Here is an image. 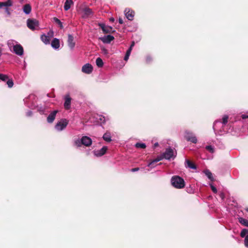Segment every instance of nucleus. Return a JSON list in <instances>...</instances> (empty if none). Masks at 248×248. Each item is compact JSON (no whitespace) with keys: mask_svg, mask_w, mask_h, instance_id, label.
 Returning a JSON list of instances; mask_svg holds the SVG:
<instances>
[{"mask_svg":"<svg viewBox=\"0 0 248 248\" xmlns=\"http://www.w3.org/2000/svg\"><path fill=\"white\" fill-rule=\"evenodd\" d=\"M238 221L243 226L248 227V220L243 217H239Z\"/></svg>","mask_w":248,"mask_h":248,"instance_id":"28","label":"nucleus"},{"mask_svg":"<svg viewBox=\"0 0 248 248\" xmlns=\"http://www.w3.org/2000/svg\"><path fill=\"white\" fill-rule=\"evenodd\" d=\"M241 237H245L244 243L246 247H248V230L247 229H243L240 233Z\"/></svg>","mask_w":248,"mask_h":248,"instance_id":"12","label":"nucleus"},{"mask_svg":"<svg viewBox=\"0 0 248 248\" xmlns=\"http://www.w3.org/2000/svg\"><path fill=\"white\" fill-rule=\"evenodd\" d=\"M219 196L220 197V198H221L222 200H223L224 198V194H223V193L221 192L219 194Z\"/></svg>","mask_w":248,"mask_h":248,"instance_id":"46","label":"nucleus"},{"mask_svg":"<svg viewBox=\"0 0 248 248\" xmlns=\"http://www.w3.org/2000/svg\"><path fill=\"white\" fill-rule=\"evenodd\" d=\"M246 211L248 212V208L246 209Z\"/></svg>","mask_w":248,"mask_h":248,"instance_id":"55","label":"nucleus"},{"mask_svg":"<svg viewBox=\"0 0 248 248\" xmlns=\"http://www.w3.org/2000/svg\"><path fill=\"white\" fill-rule=\"evenodd\" d=\"M109 20L111 22H114V19L113 18H110Z\"/></svg>","mask_w":248,"mask_h":248,"instance_id":"51","label":"nucleus"},{"mask_svg":"<svg viewBox=\"0 0 248 248\" xmlns=\"http://www.w3.org/2000/svg\"><path fill=\"white\" fill-rule=\"evenodd\" d=\"M185 166L186 168H188L192 169H196V167L195 165L188 159H186Z\"/></svg>","mask_w":248,"mask_h":248,"instance_id":"24","label":"nucleus"},{"mask_svg":"<svg viewBox=\"0 0 248 248\" xmlns=\"http://www.w3.org/2000/svg\"><path fill=\"white\" fill-rule=\"evenodd\" d=\"M210 187H211V188L212 189V190L213 191V192L214 193H217V189L216 188V187L215 186H214L212 184H209Z\"/></svg>","mask_w":248,"mask_h":248,"instance_id":"36","label":"nucleus"},{"mask_svg":"<svg viewBox=\"0 0 248 248\" xmlns=\"http://www.w3.org/2000/svg\"><path fill=\"white\" fill-rule=\"evenodd\" d=\"M175 156L176 155H175L174 151L172 149L170 148H167L162 155L157 156L155 159L150 162L148 164V166L151 168H154L156 165L155 164L162 160L163 158H165L167 160H170L171 158H174Z\"/></svg>","mask_w":248,"mask_h":248,"instance_id":"1","label":"nucleus"},{"mask_svg":"<svg viewBox=\"0 0 248 248\" xmlns=\"http://www.w3.org/2000/svg\"><path fill=\"white\" fill-rule=\"evenodd\" d=\"M8 45L10 47H13L14 52L16 55L19 56L23 55L24 50L23 47L20 44H17L16 41L13 40H9L8 41Z\"/></svg>","mask_w":248,"mask_h":248,"instance_id":"3","label":"nucleus"},{"mask_svg":"<svg viewBox=\"0 0 248 248\" xmlns=\"http://www.w3.org/2000/svg\"><path fill=\"white\" fill-rule=\"evenodd\" d=\"M71 101V98L70 97L69 94H66L64 97V107L66 109L68 110L70 108Z\"/></svg>","mask_w":248,"mask_h":248,"instance_id":"14","label":"nucleus"},{"mask_svg":"<svg viewBox=\"0 0 248 248\" xmlns=\"http://www.w3.org/2000/svg\"><path fill=\"white\" fill-rule=\"evenodd\" d=\"M6 84L9 88H12L14 85V82L12 79H8L7 80Z\"/></svg>","mask_w":248,"mask_h":248,"instance_id":"33","label":"nucleus"},{"mask_svg":"<svg viewBox=\"0 0 248 248\" xmlns=\"http://www.w3.org/2000/svg\"><path fill=\"white\" fill-rule=\"evenodd\" d=\"M192 189H190V190H188V189H187V191L188 193H192Z\"/></svg>","mask_w":248,"mask_h":248,"instance_id":"52","label":"nucleus"},{"mask_svg":"<svg viewBox=\"0 0 248 248\" xmlns=\"http://www.w3.org/2000/svg\"><path fill=\"white\" fill-rule=\"evenodd\" d=\"M100 118L99 119L101 121V123H104L105 122V117H103L102 116H99Z\"/></svg>","mask_w":248,"mask_h":248,"instance_id":"40","label":"nucleus"},{"mask_svg":"<svg viewBox=\"0 0 248 248\" xmlns=\"http://www.w3.org/2000/svg\"><path fill=\"white\" fill-rule=\"evenodd\" d=\"M74 145L77 146L78 147H81V145H82V143L81 142V138L75 140Z\"/></svg>","mask_w":248,"mask_h":248,"instance_id":"30","label":"nucleus"},{"mask_svg":"<svg viewBox=\"0 0 248 248\" xmlns=\"http://www.w3.org/2000/svg\"><path fill=\"white\" fill-rule=\"evenodd\" d=\"M119 23L120 24H122L124 23L123 19L121 17L119 18Z\"/></svg>","mask_w":248,"mask_h":248,"instance_id":"47","label":"nucleus"},{"mask_svg":"<svg viewBox=\"0 0 248 248\" xmlns=\"http://www.w3.org/2000/svg\"><path fill=\"white\" fill-rule=\"evenodd\" d=\"M185 138L188 141L193 143H196L197 142V139L195 135L191 131H186L185 132Z\"/></svg>","mask_w":248,"mask_h":248,"instance_id":"6","label":"nucleus"},{"mask_svg":"<svg viewBox=\"0 0 248 248\" xmlns=\"http://www.w3.org/2000/svg\"><path fill=\"white\" fill-rule=\"evenodd\" d=\"M152 60V58L149 56H148L146 57V62L149 63Z\"/></svg>","mask_w":248,"mask_h":248,"instance_id":"41","label":"nucleus"},{"mask_svg":"<svg viewBox=\"0 0 248 248\" xmlns=\"http://www.w3.org/2000/svg\"><path fill=\"white\" fill-rule=\"evenodd\" d=\"M68 46L70 49H73L75 46V42H74V38L71 34H68L67 40Z\"/></svg>","mask_w":248,"mask_h":248,"instance_id":"16","label":"nucleus"},{"mask_svg":"<svg viewBox=\"0 0 248 248\" xmlns=\"http://www.w3.org/2000/svg\"><path fill=\"white\" fill-rule=\"evenodd\" d=\"M53 21L59 26L61 29H62L63 28L62 23L58 18L57 17H54Z\"/></svg>","mask_w":248,"mask_h":248,"instance_id":"31","label":"nucleus"},{"mask_svg":"<svg viewBox=\"0 0 248 248\" xmlns=\"http://www.w3.org/2000/svg\"><path fill=\"white\" fill-rule=\"evenodd\" d=\"M51 46L55 49H58L60 46V41L58 39L54 38L51 43Z\"/></svg>","mask_w":248,"mask_h":248,"instance_id":"21","label":"nucleus"},{"mask_svg":"<svg viewBox=\"0 0 248 248\" xmlns=\"http://www.w3.org/2000/svg\"><path fill=\"white\" fill-rule=\"evenodd\" d=\"M131 51H132V50L131 49L128 48L126 51L125 55L130 56Z\"/></svg>","mask_w":248,"mask_h":248,"instance_id":"45","label":"nucleus"},{"mask_svg":"<svg viewBox=\"0 0 248 248\" xmlns=\"http://www.w3.org/2000/svg\"><path fill=\"white\" fill-rule=\"evenodd\" d=\"M8 79V77L6 75L2 74H0V80L6 81Z\"/></svg>","mask_w":248,"mask_h":248,"instance_id":"34","label":"nucleus"},{"mask_svg":"<svg viewBox=\"0 0 248 248\" xmlns=\"http://www.w3.org/2000/svg\"><path fill=\"white\" fill-rule=\"evenodd\" d=\"M99 26L102 29L104 33H107L112 31V28L109 26H106L104 23H99Z\"/></svg>","mask_w":248,"mask_h":248,"instance_id":"17","label":"nucleus"},{"mask_svg":"<svg viewBox=\"0 0 248 248\" xmlns=\"http://www.w3.org/2000/svg\"><path fill=\"white\" fill-rule=\"evenodd\" d=\"M13 2L12 0H7L4 2H0V9H4L6 7H9L13 6Z\"/></svg>","mask_w":248,"mask_h":248,"instance_id":"18","label":"nucleus"},{"mask_svg":"<svg viewBox=\"0 0 248 248\" xmlns=\"http://www.w3.org/2000/svg\"><path fill=\"white\" fill-rule=\"evenodd\" d=\"M129 56L125 55L124 57V60L126 61H127L129 59Z\"/></svg>","mask_w":248,"mask_h":248,"instance_id":"49","label":"nucleus"},{"mask_svg":"<svg viewBox=\"0 0 248 248\" xmlns=\"http://www.w3.org/2000/svg\"><path fill=\"white\" fill-rule=\"evenodd\" d=\"M124 13L125 16L128 20L130 21L133 20L135 16V12L133 10L130 8H127L124 10Z\"/></svg>","mask_w":248,"mask_h":248,"instance_id":"8","label":"nucleus"},{"mask_svg":"<svg viewBox=\"0 0 248 248\" xmlns=\"http://www.w3.org/2000/svg\"><path fill=\"white\" fill-rule=\"evenodd\" d=\"M114 37L111 35H105L103 37L100 38L101 40L104 43H110L113 40Z\"/></svg>","mask_w":248,"mask_h":248,"instance_id":"20","label":"nucleus"},{"mask_svg":"<svg viewBox=\"0 0 248 248\" xmlns=\"http://www.w3.org/2000/svg\"><path fill=\"white\" fill-rule=\"evenodd\" d=\"M27 24L28 27L31 30H34L39 26L38 21L35 19H28Z\"/></svg>","mask_w":248,"mask_h":248,"instance_id":"7","label":"nucleus"},{"mask_svg":"<svg viewBox=\"0 0 248 248\" xmlns=\"http://www.w3.org/2000/svg\"><path fill=\"white\" fill-rule=\"evenodd\" d=\"M139 170H140L139 168H135L132 169L131 170V171H132V172H135V171H138Z\"/></svg>","mask_w":248,"mask_h":248,"instance_id":"43","label":"nucleus"},{"mask_svg":"<svg viewBox=\"0 0 248 248\" xmlns=\"http://www.w3.org/2000/svg\"><path fill=\"white\" fill-rule=\"evenodd\" d=\"M135 45V43L134 42H132L131 45H130V47H129V49H131V50L132 49V48Z\"/></svg>","mask_w":248,"mask_h":248,"instance_id":"48","label":"nucleus"},{"mask_svg":"<svg viewBox=\"0 0 248 248\" xmlns=\"http://www.w3.org/2000/svg\"><path fill=\"white\" fill-rule=\"evenodd\" d=\"M73 4V0H66L64 3V9L65 11H68L71 7V5Z\"/></svg>","mask_w":248,"mask_h":248,"instance_id":"25","label":"nucleus"},{"mask_svg":"<svg viewBox=\"0 0 248 248\" xmlns=\"http://www.w3.org/2000/svg\"><path fill=\"white\" fill-rule=\"evenodd\" d=\"M104 53H106L107 52V50L106 49L104 50Z\"/></svg>","mask_w":248,"mask_h":248,"instance_id":"54","label":"nucleus"},{"mask_svg":"<svg viewBox=\"0 0 248 248\" xmlns=\"http://www.w3.org/2000/svg\"><path fill=\"white\" fill-rule=\"evenodd\" d=\"M32 111L31 110H29L26 113V116H28V117H30V116H31L32 115Z\"/></svg>","mask_w":248,"mask_h":248,"instance_id":"42","label":"nucleus"},{"mask_svg":"<svg viewBox=\"0 0 248 248\" xmlns=\"http://www.w3.org/2000/svg\"><path fill=\"white\" fill-rule=\"evenodd\" d=\"M241 118L242 119H248L247 122H248V112H247L246 114H242L241 115Z\"/></svg>","mask_w":248,"mask_h":248,"instance_id":"37","label":"nucleus"},{"mask_svg":"<svg viewBox=\"0 0 248 248\" xmlns=\"http://www.w3.org/2000/svg\"><path fill=\"white\" fill-rule=\"evenodd\" d=\"M22 10L26 15H29L31 11V7L30 4H26L23 6Z\"/></svg>","mask_w":248,"mask_h":248,"instance_id":"22","label":"nucleus"},{"mask_svg":"<svg viewBox=\"0 0 248 248\" xmlns=\"http://www.w3.org/2000/svg\"><path fill=\"white\" fill-rule=\"evenodd\" d=\"M107 150V146H104L100 150L93 151V153L95 156L100 157L105 155Z\"/></svg>","mask_w":248,"mask_h":248,"instance_id":"10","label":"nucleus"},{"mask_svg":"<svg viewBox=\"0 0 248 248\" xmlns=\"http://www.w3.org/2000/svg\"><path fill=\"white\" fill-rule=\"evenodd\" d=\"M81 142L83 145L89 147L92 144V140L90 137L84 136L81 138Z\"/></svg>","mask_w":248,"mask_h":248,"instance_id":"11","label":"nucleus"},{"mask_svg":"<svg viewBox=\"0 0 248 248\" xmlns=\"http://www.w3.org/2000/svg\"><path fill=\"white\" fill-rule=\"evenodd\" d=\"M58 111L55 110L51 112L47 118V121L48 123H52L55 119L57 113Z\"/></svg>","mask_w":248,"mask_h":248,"instance_id":"19","label":"nucleus"},{"mask_svg":"<svg viewBox=\"0 0 248 248\" xmlns=\"http://www.w3.org/2000/svg\"><path fill=\"white\" fill-rule=\"evenodd\" d=\"M93 67L92 65L90 63H86L84 64L82 67V72L89 74L93 71Z\"/></svg>","mask_w":248,"mask_h":248,"instance_id":"13","label":"nucleus"},{"mask_svg":"<svg viewBox=\"0 0 248 248\" xmlns=\"http://www.w3.org/2000/svg\"><path fill=\"white\" fill-rule=\"evenodd\" d=\"M158 143L157 142H156V143H155L154 144V147H156L158 146Z\"/></svg>","mask_w":248,"mask_h":248,"instance_id":"50","label":"nucleus"},{"mask_svg":"<svg viewBox=\"0 0 248 248\" xmlns=\"http://www.w3.org/2000/svg\"><path fill=\"white\" fill-rule=\"evenodd\" d=\"M103 140L108 142H110L111 140V133L109 131H107L103 136Z\"/></svg>","mask_w":248,"mask_h":248,"instance_id":"23","label":"nucleus"},{"mask_svg":"<svg viewBox=\"0 0 248 248\" xmlns=\"http://www.w3.org/2000/svg\"><path fill=\"white\" fill-rule=\"evenodd\" d=\"M228 116L225 115L223 116L222 121L221 120L216 121L213 124V129L215 132H217L218 129V128L220 125H225L228 123Z\"/></svg>","mask_w":248,"mask_h":248,"instance_id":"4","label":"nucleus"},{"mask_svg":"<svg viewBox=\"0 0 248 248\" xmlns=\"http://www.w3.org/2000/svg\"><path fill=\"white\" fill-rule=\"evenodd\" d=\"M84 17H88L93 15V12L92 10L89 8H85L83 9Z\"/></svg>","mask_w":248,"mask_h":248,"instance_id":"26","label":"nucleus"},{"mask_svg":"<svg viewBox=\"0 0 248 248\" xmlns=\"http://www.w3.org/2000/svg\"><path fill=\"white\" fill-rule=\"evenodd\" d=\"M131 51H132V50L131 49L128 48L126 51L125 55L130 56Z\"/></svg>","mask_w":248,"mask_h":248,"instance_id":"44","label":"nucleus"},{"mask_svg":"<svg viewBox=\"0 0 248 248\" xmlns=\"http://www.w3.org/2000/svg\"><path fill=\"white\" fill-rule=\"evenodd\" d=\"M203 172L205 174V175L208 177V178L211 181H213L214 180L213 174L209 170H204Z\"/></svg>","mask_w":248,"mask_h":248,"instance_id":"27","label":"nucleus"},{"mask_svg":"<svg viewBox=\"0 0 248 248\" xmlns=\"http://www.w3.org/2000/svg\"><path fill=\"white\" fill-rule=\"evenodd\" d=\"M220 132L221 133L222 132V130H219Z\"/></svg>","mask_w":248,"mask_h":248,"instance_id":"56","label":"nucleus"},{"mask_svg":"<svg viewBox=\"0 0 248 248\" xmlns=\"http://www.w3.org/2000/svg\"><path fill=\"white\" fill-rule=\"evenodd\" d=\"M205 149L208 150L210 153H213L214 152V147L211 145H207L205 147Z\"/></svg>","mask_w":248,"mask_h":248,"instance_id":"35","label":"nucleus"},{"mask_svg":"<svg viewBox=\"0 0 248 248\" xmlns=\"http://www.w3.org/2000/svg\"><path fill=\"white\" fill-rule=\"evenodd\" d=\"M96 64L98 67H102L103 66L104 63L100 58H97L96 60Z\"/></svg>","mask_w":248,"mask_h":248,"instance_id":"29","label":"nucleus"},{"mask_svg":"<svg viewBox=\"0 0 248 248\" xmlns=\"http://www.w3.org/2000/svg\"><path fill=\"white\" fill-rule=\"evenodd\" d=\"M4 10L5 12L7 14V15H8V16L11 15V12L10 11V9H9V7H6V8H4Z\"/></svg>","mask_w":248,"mask_h":248,"instance_id":"38","label":"nucleus"},{"mask_svg":"<svg viewBox=\"0 0 248 248\" xmlns=\"http://www.w3.org/2000/svg\"><path fill=\"white\" fill-rule=\"evenodd\" d=\"M135 147L138 148L144 149L146 148V144L144 143L138 142L135 144Z\"/></svg>","mask_w":248,"mask_h":248,"instance_id":"32","label":"nucleus"},{"mask_svg":"<svg viewBox=\"0 0 248 248\" xmlns=\"http://www.w3.org/2000/svg\"><path fill=\"white\" fill-rule=\"evenodd\" d=\"M24 0H19V2H20V3H23V2H24Z\"/></svg>","mask_w":248,"mask_h":248,"instance_id":"53","label":"nucleus"},{"mask_svg":"<svg viewBox=\"0 0 248 248\" xmlns=\"http://www.w3.org/2000/svg\"><path fill=\"white\" fill-rule=\"evenodd\" d=\"M171 184L173 187L177 189H182L185 186L184 179L178 175L173 176L170 179Z\"/></svg>","mask_w":248,"mask_h":248,"instance_id":"2","label":"nucleus"},{"mask_svg":"<svg viewBox=\"0 0 248 248\" xmlns=\"http://www.w3.org/2000/svg\"><path fill=\"white\" fill-rule=\"evenodd\" d=\"M52 32L50 33L48 32V35H46V34H43L41 36V39L43 42H44L45 44H49L50 38L52 36Z\"/></svg>","mask_w":248,"mask_h":248,"instance_id":"15","label":"nucleus"},{"mask_svg":"<svg viewBox=\"0 0 248 248\" xmlns=\"http://www.w3.org/2000/svg\"><path fill=\"white\" fill-rule=\"evenodd\" d=\"M68 124V121L65 119H62L55 125V129L59 131L64 129Z\"/></svg>","mask_w":248,"mask_h":248,"instance_id":"5","label":"nucleus"},{"mask_svg":"<svg viewBox=\"0 0 248 248\" xmlns=\"http://www.w3.org/2000/svg\"><path fill=\"white\" fill-rule=\"evenodd\" d=\"M35 99L34 95L31 94V95H30L28 96V97L25 98L24 100V101L25 104L28 107L31 108V109H34L36 107L35 104L31 103V104H30L29 103V101H30L31 100H32V99Z\"/></svg>","mask_w":248,"mask_h":248,"instance_id":"9","label":"nucleus"},{"mask_svg":"<svg viewBox=\"0 0 248 248\" xmlns=\"http://www.w3.org/2000/svg\"><path fill=\"white\" fill-rule=\"evenodd\" d=\"M38 108V110L41 113H43L44 112V110H45V108L42 107H37Z\"/></svg>","mask_w":248,"mask_h":248,"instance_id":"39","label":"nucleus"}]
</instances>
